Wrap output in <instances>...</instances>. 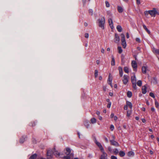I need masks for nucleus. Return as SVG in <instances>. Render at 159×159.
Wrapping results in <instances>:
<instances>
[{"mask_svg":"<svg viewBox=\"0 0 159 159\" xmlns=\"http://www.w3.org/2000/svg\"><path fill=\"white\" fill-rule=\"evenodd\" d=\"M105 22V20L104 17L102 16L99 18L97 21L98 26L102 30L104 29V25Z\"/></svg>","mask_w":159,"mask_h":159,"instance_id":"f257e3e1","label":"nucleus"},{"mask_svg":"<svg viewBox=\"0 0 159 159\" xmlns=\"http://www.w3.org/2000/svg\"><path fill=\"white\" fill-rule=\"evenodd\" d=\"M71 150L70 148H66L65 150H64V152L67 156L64 157H68L70 158V159H72L74 157V154L71 153Z\"/></svg>","mask_w":159,"mask_h":159,"instance_id":"f03ea898","label":"nucleus"},{"mask_svg":"<svg viewBox=\"0 0 159 159\" xmlns=\"http://www.w3.org/2000/svg\"><path fill=\"white\" fill-rule=\"evenodd\" d=\"M131 81L133 87L134 89H136V79L135 74H134V75L131 77Z\"/></svg>","mask_w":159,"mask_h":159,"instance_id":"7ed1b4c3","label":"nucleus"},{"mask_svg":"<svg viewBox=\"0 0 159 159\" xmlns=\"http://www.w3.org/2000/svg\"><path fill=\"white\" fill-rule=\"evenodd\" d=\"M129 76L127 75H124L123 77L122 81L125 84H126L128 82Z\"/></svg>","mask_w":159,"mask_h":159,"instance_id":"20e7f679","label":"nucleus"},{"mask_svg":"<svg viewBox=\"0 0 159 159\" xmlns=\"http://www.w3.org/2000/svg\"><path fill=\"white\" fill-rule=\"evenodd\" d=\"M131 65L132 67L134 69V70L136 71L137 68V65L136 61H132L131 62Z\"/></svg>","mask_w":159,"mask_h":159,"instance_id":"39448f33","label":"nucleus"},{"mask_svg":"<svg viewBox=\"0 0 159 159\" xmlns=\"http://www.w3.org/2000/svg\"><path fill=\"white\" fill-rule=\"evenodd\" d=\"M53 152L52 150H49L47 152V157L48 159H50L53 157Z\"/></svg>","mask_w":159,"mask_h":159,"instance_id":"423d86ee","label":"nucleus"},{"mask_svg":"<svg viewBox=\"0 0 159 159\" xmlns=\"http://www.w3.org/2000/svg\"><path fill=\"white\" fill-rule=\"evenodd\" d=\"M112 76L111 74H109L108 78L107 80V83H108L111 86L112 88L113 87V86L112 84Z\"/></svg>","mask_w":159,"mask_h":159,"instance_id":"0eeeda50","label":"nucleus"},{"mask_svg":"<svg viewBox=\"0 0 159 159\" xmlns=\"http://www.w3.org/2000/svg\"><path fill=\"white\" fill-rule=\"evenodd\" d=\"M95 143L97 145V146L99 147L101 151H103V150H104V149L101 143L100 142L97 141L96 139H95Z\"/></svg>","mask_w":159,"mask_h":159,"instance_id":"6e6552de","label":"nucleus"},{"mask_svg":"<svg viewBox=\"0 0 159 159\" xmlns=\"http://www.w3.org/2000/svg\"><path fill=\"white\" fill-rule=\"evenodd\" d=\"M149 13L151 16H155L156 14H159V13L157 12V11H149Z\"/></svg>","mask_w":159,"mask_h":159,"instance_id":"1a4fd4ad","label":"nucleus"},{"mask_svg":"<svg viewBox=\"0 0 159 159\" xmlns=\"http://www.w3.org/2000/svg\"><path fill=\"white\" fill-rule=\"evenodd\" d=\"M120 38L118 34H115L114 42L116 43H118L120 41Z\"/></svg>","mask_w":159,"mask_h":159,"instance_id":"9d476101","label":"nucleus"},{"mask_svg":"<svg viewBox=\"0 0 159 159\" xmlns=\"http://www.w3.org/2000/svg\"><path fill=\"white\" fill-rule=\"evenodd\" d=\"M101 151L102 153V154L101 156L100 159H105L107 157V154L105 152L104 150H103V151Z\"/></svg>","mask_w":159,"mask_h":159,"instance_id":"9b49d317","label":"nucleus"},{"mask_svg":"<svg viewBox=\"0 0 159 159\" xmlns=\"http://www.w3.org/2000/svg\"><path fill=\"white\" fill-rule=\"evenodd\" d=\"M54 153L55 156L57 157L61 158L62 157V154H61L57 151H55L54 152Z\"/></svg>","mask_w":159,"mask_h":159,"instance_id":"f8f14e48","label":"nucleus"},{"mask_svg":"<svg viewBox=\"0 0 159 159\" xmlns=\"http://www.w3.org/2000/svg\"><path fill=\"white\" fill-rule=\"evenodd\" d=\"M152 51L153 53L156 55L157 56V55H159V49H156L155 48H152Z\"/></svg>","mask_w":159,"mask_h":159,"instance_id":"ddd939ff","label":"nucleus"},{"mask_svg":"<svg viewBox=\"0 0 159 159\" xmlns=\"http://www.w3.org/2000/svg\"><path fill=\"white\" fill-rule=\"evenodd\" d=\"M148 71V67L147 66H143L142 67V71L143 74L146 73L147 71Z\"/></svg>","mask_w":159,"mask_h":159,"instance_id":"4468645a","label":"nucleus"},{"mask_svg":"<svg viewBox=\"0 0 159 159\" xmlns=\"http://www.w3.org/2000/svg\"><path fill=\"white\" fill-rule=\"evenodd\" d=\"M108 21L110 27H111V29H113L114 28V26L113 23V21L112 19L111 18H110L108 19Z\"/></svg>","mask_w":159,"mask_h":159,"instance_id":"2eb2a0df","label":"nucleus"},{"mask_svg":"<svg viewBox=\"0 0 159 159\" xmlns=\"http://www.w3.org/2000/svg\"><path fill=\"white\" fill-rule=\"evenodd\" d=\"M118 70H119V73L120 76L122 77L123 75V71L122 68L121 66H119L118 67Z\"/></svg>","mask_w":159,"mask_h":159,"instance_id":"dca6fc26","label":"nucleus"},{"mask_svg":"<svg viewBox=\"0 0 159 159\" xmlns=\"http://www.w3.org/2000/svg\"><path fill=\"white\" fill-rule=\"evenodd\" d=\"M147 92V87L145 85L143 86L142 88V93L143 94H145Z\"/></svg>","mask_w":159,"mask_h":159,"instance_id":"f3484780","label":"nucleus"},{"mask_svg":"<svg viewBox=\"0 0 159 159\" xmlns=\"http://www.w3.org/2000/svg\"><path fill=\"white\" fill-rule=\"evenodd\" d=\"M111 143L114 145L118 146H119V144L118 143L115 141L114 140H111L110 141Z\"/></svg>","mask_w":159,"mask_h":159,"instance_id":"a211bd4d","label":"nucleus"},{"mask_svg":"<svg viewBox=\"0 0 159 159\" xmlns=\"http://www.w3.org/2000/svg\"><path fill=\"white\" fill-rule=\"evenodd\" d=\"M90 122L92 124H94L96 123L97 120L94 117L90 119Z\"/></svg>","mask_w":159,"mask_h":159,"instance_id":"6ab92c4d","label":"nucleus"},{"mask_svg":"<svg viewBox=\"0 0 159 159\" xmlns=\"http://www.w3.org/2000/svg\"><path fill=\"white\" fill-rule=\"evenodd\" d=\"M112 60L111 62V65L112 66H114L115 65V60L114 56H111Z\"/></svg>","mask_w":159,"mask_h":159,"instance_id":"aec40b11","label":"nucleus"},{"mask_svg":"<svg viewBox=\"0 0 159 159\" xmlns=\"http://www.w3.org/2000/svg\"><path fill=\"white\" fill-rule=\"evenodd\" d=\"M126 105L128 107H129L131 109L132 108V105L131 102L127 101L126 102Z\"/></svg>","mask_w":159,"mask_h":159,"instance_id":"412c9836","label":"nucleus"},{"mask_svg":"<svg viewBox=\"0 0 159 159\" xmlns=\"http://www.w3.org/2000/svg\"><path fill=\"white\" fill-rule=\"evenodd\" d=\"M121 42H125V36L124 34H121Z\"/></svg>","mask_w":159,"mask_h":159,"instance_id":"4be33fe9","label":"nucleus"},{"mask_svg":"<svg viewBox=\"0 0 159 159\" xmlns=\"http://www.w3.org/2000/svg\"><path fill=\"white\" fill-rule=\"evenodd\" d=\"M116 29L119 32H121L122 30V28L120 25H118L116 27Z\"/></svg>","mask_w":159,"mask_h":159,"instance_id":"5701e85b","label":"nucleus"},{"mask_svg":"<svg viewBox=\"0 0 159 159\" xmlns=\"http://www.w3.org/2000/svg\"><path fill=\"white\" fill-rule=\"evenodd\" d=\"M37 157V155L36 154H34L32 156L30 157L29 159H35Z\"/></svg>","mask_w":159,"mask_h":159,"instance_id":"b1692460","label":"nucleus"},{"mask_svg":"<svg viewBox=\"0 0 159 159\" xmlns=\"http://www.w3.org/2000/svg\"><path fill=\"white\" fill-rule=\"evenodd\" d=\"M119 155L121 157H123L125 155V152L123 151H120L119 152Z\"/></svg>","mask_w":159,"mask_h":159,"instance_id":"393cba45","label":"nucleus"},{"mask_svg":"<svg viewBox=\"0 0 159 159\" xmlns=\"http://www.w3.org/2000/svg\"><path fill=\"white\" fill-rule=\"evenodd\" d=\"M137 84L138 86L140 87L142 85V81L141 80H139L137 82Z\"/></svg>","mask_w":159,"mask_h":159,"instance_id":"a878e982","label":"nucleus"},{"mask_svg":"<svg viewBox=\"0 0 159 159\" xmlns=\"http://www.w3.org/2000/svg\"><path fill=\"white\" fill-rule=\"evenodd\" d=\"M143 27L144 29L147 31V32L149 34H150V31L147 29L146 26L145 25H143Z\"/></svg>","mask_w":159,"mask_h":159,"instance_id":"bb28decb","label":"nucleus"},{"mask_svg":"<svg viewBox=\"0 0 159 159\" xmlns=\"http://www.w3.org/2000/svg\"><path fill=\"white\" fill-rule=\"evenodd\" d=\"M84 125L85 127H86L87 128H88L89 126V122L88 121H85L84 122Z\"/></svg>","mask_w":159,"mask_h":159,"instance_id":"cd10ccee","label":"nucleus"},{"mask_svg":"<svg viewBox=\"0 0 159 159\" xmlns=\"http://www.w3.org/2000/svg\"><path fill=\"white\" fill-rule=\"evenodd\" d=\"M127 95L129 98H131L132 96V93L131 92L129 91L127 93Z\"/></svg>","mask_w":159,"mask_h":159,"instance_id":"c85d7f7f","label":"nucleus"},{"mask_svg":"<svg viewBox=\"0 0 159 159\" xmlns=\"http://www.w3.org/2000/svg\"><path fill=\"white\" fill-rule=\"evenodd\" d=\"M134 155V153L133 152L130 151L128 152V155L129 156H133Z\"/></svg>","mask_w":159,"mask_h":159,"instance_id":"c756f323","label":"nucleus"},{"mask_svg":"<svg viewBox=\"0 0 159 159\" xmlns=\"http://www.w3.org/2000/svg\"><path fill=\"white\" fill-rule=\"evenodd\" d=\"M124 70L125 72L128 73L129 72V69L127 67H125L124 68Z\"/></svg>","mask_w":159,"mask_h":159,"instance_id":"7c9ffc66","label":"nucleus"},{"mask_svg":"<svg viewBox=\"0 0 159 159\" xmlns=\"http://www.w3.org/2000/svg\"><path fill=\"white\" fill-rule=\"evenodd\" d=\"M118 52L119 53H121L122 52V50L121 47H118Z\"/></svg>","mask_w":159,"mask_h":159,"instance_id":"2f4dec72","label":"nucleus"},{"mask_svg":"<svg viewBox=\"0 0 159 159\" xmlns=\"http://www.w3.org/2000/svg\"><path fill=\"white\" fill-rule=\"evenodd\" d=\"M122 42V45L123 46V48H125L126 46V41L125 42Z\"/></svg>","mask_w":159,"mask_h":159,"instance_id":"473e14b6","label":"nucleus"},{"mask_svg":"<svg viewBox=\"0 0 159 159\" xmlns=\"http://www.w3.org/2000/svg\"><path fill=\"white\" fill-rule=\"evenodd\" d=\"M98 70H95L94 75H95V76L96 78L98 76Z\"/></svg>","mask_w":159,"mask_h":159,"instance_id":"72a5a7b5","label":"nucleus"},{"mask_svg":"<svg viewBox=\"0 0 159 159\" xmlns=\"http://www.w3.org/2000/svg\"><path fill=\"white\" fill-rule=\"evenodd\" d=\"M149 95L152 97L153 98H155V96L154 94L152 92H151L149 93Z\"/></svg>","mask_w":159,"mask_h":159,"instance_id":"f704fd0d","label":"nucleus"},{"mask_svg":"<svg viewBox=\"0 0 159 159\" xmlns=\"http://www.w3.org/2000/svg\"><path fill=\"white\" fill-rule=\"evenodd\" d=\"M131 113V111H127V116H129Z\"/></svg>","mask_w":159,"mask_h":159,"instance_id":"c9c22d12","label":"nucleus"},{"mask_svg":"<svg viewBox=\"0 0 159 159\" xmlns=\"http://www.w3.org/2000/svg\"><path fill=\"white\" fill-rule=\"evenodd\" d=\"M110 129L111 131H113L114 129V126L113 125H111L110 126Z\"/></svg>","mask_w":159,"mask_h":159,"instance_id":"e433bc0d","label":"nucleus"},{"mask_svg":"<svg viewBox=\"0 0 159 159\" xmlns=\"http://www.w3.org/2000/svg\"><path fill=\"white\" fill-rule=\"evenodd\" d=\"M105 4L106 6L107 7H110V4L108 2L106 1L105 2Z\"/></svg>","mask_w":159,"mask_h":159,"instance_id":"4c0bfd02","label":"nucleus"},{"mask_svg":"<svg viewBox=\"0 0 159 159\" xmlns=\"http://www.w3.org/2000/svg\"><path fill=\"white\" fill-rule=\"evenodd\" d=\"M155 105L156 107H158L159 106V104L158 102L156 101H155Z\"/></svg>","mask_w":159,"mask_h":159,"instance_id":"58836bf2","label":"nucleus"},{"mask_svg":"<svg viewBox=\"0 0 159 159\" xmlns=\"http://www.w3.org/2000/svg\"><path fill=\"white\" fill-rule=\"evenodd\" d=\"M149 11H145L144 13L145 15L146 16H147L149 14Z\"/></svg>","mask_w":159,"mask_h":159,"instance_id":"ea45409f","label":"nucleus"},{"mask_svg":"<svg viewBox=\"0 0 159 159\" xmlns=\"http://www.w3.org/2000/svg\"><path fill=\"white\" fill-rule=\"evenodd\" d=\"M111 159H117V158L116 157L114 156H111Z\"/></svg>","mask_w":159,"mask_h":159,"instance_id":"a19ab883","label":"nucleus"},{"mask_svg":"<svg viewBox=\"0 0 159 159\" xmlns=\"http://www.w3.org/2000/svg\"><path fill=\"white\" fill-rule=\"evenodd\" d=\"M111 102H109L107 105V107L108 108H110L111 107Z\"/></svg>","mask_w":159,"mask_h":159,"instance_id":"79ce46f5","label":"nucleus"},{"mask_svg":"<svg viewBox=\"0 0 159 159\" xmlns=\"http://www.w3.org/2000/svg\"><path fill=\"white\" fill-rule=\"evenodd\" d=\"M114 153L115 154H117L118 152L119 151L117 149H116L114 151Z\"/></svg>","mask_w":159,"mask_h":159,"instance_id":"37998d69","label":"nucleus"},{"mask_svg":"<svg viewBox=\"0 0 159 159\" xmlns=\"http://www.w3.org/2000/svg\"><path fill=\"white\" fill-rule=\"evenodd\" d=\"M117 10H123L122 7L121 6H118L117 7Z\"/></svg>","mask_w":159,"mask_h":159,"instance_id":"c03bdc74","label":"nucleus"},{"mask_svg":"<svg viewBox=\"0 0 159 159\" xmlns=\"http://www.w3.org/2000/svg\"><path fill=\"white\" fill-rule=\"evenodd\" d=\"M85 37L86 38H88L89 37V34L88 33H85Z\"/></svg>","mask_w":159,"mask_h":159,"instance_id":"a18cd8bd","label":"nucleus"},{"mask_svg":"<svg viewBox=\"0 0 159 159\" xmlns=\"http://www.w3.org/2000/svg\"><path fill=\"white\" fill-rule=\"evenodd\" d=\"M86 0H82V1L84 5L86 4Z\"/></svg>","mask_w":159,"mask_h":159,"instance_id":"49530a36","label":"nucleus"},{"mask_svg":"<svg viewBox=\"0 0 159 159\" xmlns=\"http://www.w3.org/2000/svg\"><path fill=\"white\" fill-rule=\"evenodd\" d=\"M136 41H137L138 42H140V39L139 38H137L136 39Z\"/></svg>","mask_w":159,"mask_h":159,"instance_id":"de8ad7c7","label":"nucleus"},{"mask_svg":"<svg viewBox=\"0 0 159 159\" xmlns=\"http://www.w3.org/2000/svg\"><path fill=\"white\" fill-rule=\"evenodd\" d=\"M98 119L100 120H102V116H98Z\"/></svg>","mask_w":159,"mask_h":159,"instance_id":"09e8293b","label":"nucleus"},{"mask_svg":"<svg viewBox=\"0 0 159 159\" xmlns=\"http://www.w3.org/2000/svg\"><path fill=\"white\" fill-rule=\"evenodd\" d=\"M25 138H24L23 139V141H22V139H20V143H23L25 141Z\"/></svg>","mask_w":159,"mask_h":159,"instance_id":"8fccbe9b","label":"nucleus"},{"mask_svg":"<svg viewBox=\"0 0 159 159\" xmlns=\"http://www.w3.org/2000/svg\"><path fill=\"white\" fill-rule=\"evenodd\" d=\"M96 114L98 116H100V111H96Z\"/></svg>","mask_w":159,"mask_h":159,"instance_id":"3c124183","label":"nucleus"},{"mask_svg":"<svg viewBox=\"0 0 159 159\" xmlns=\"http://www.w3.org/2000/svg\"><path fill=\"white\" fill-rule=\"evenodd\" d=\"M124 109L125 110H127V109H128V106H127L126 105L124 107Z\"/></svg>","mask_w":159,"mask_h":159,"instance_id":"603ef678","label":"nucleus"},{"mask_svg":"<svg viewBox=\"0 0 159 159\" xmlns=\"http://www.w3.org/2000/svg\"><path fill=\"white\" fill-rule=\"evenodd\" d=\"M110 116L111 118H112L114 117V113H111Z\"/></svg>","mask_w":159,"mask_h":159,"instance_id":"864d4df0","label":"nucleus"},{"mask_svg":"<svg viewBox=\"0 0 159 159\" xmlns=\"http://www.w3.org/2000/svg\"><path fill=\"white\" fill-rule=\"evenodd\" d=\"M114 118L115 121H116L118 119L117 117L116 116H115L114 117Z\"/></svg>","mask_w":159,"mask_h":159,"instance_id":"5fc2aeb1","label":"nucleus"},{"mask_svg":"<svg viewBox=\"0 0 159 159\" xmlns=\"http://www.w3.org/2000/svg\"><path fill=\"white\" fill-rule=\"evenodd\" d=\"M136 2L138 4H140V1L139 0H136Z\"/></svg>","mask_w":159,"mask_h":159,"instance_id":"6e6d98bb","label":"nucleus"},{"mask_svg":"<svg viewBox=\"0 0 159 159\" xmlns=\"http://www.w3.org/2000/svg\"><path fill=\"white\" fill-rule=\"evenodd\" d=\"M89 13L90 15H92L93 14V11H90Z\"/></svg>","mask_w":159,"mask_h":159,"instance_id":"4d7b16f0","label":"nucleus"},{"mask_svg":"<svg viewBox=\"0 0 159 159\" xmlns=\"http://www.w3.org/2000/svg\"><path fill=\"white\" fill-rule=\"evenodd\" d=\"M101 52L102 53H103L105 52L104 49L103 48H102L101 49Z\"/></svg>","mask_w":159,"mask_h":159,"instance_id":"13d9d810","label":"nucleus"},{"mask_svg":"<svg viewBox=\"0 0 159 159\" xmlns=\"http://www.w3.org/2000/svg\"><path fill=\"white\" fill-rule=\"evenodd\" d=\"M109 95L110 96H113V93L112 92H110L109 93Z\"/></svg>","mask_w":159,"mask_h":159,"instance_id":"bf43d9fd","label":"nucleus"},{"mask_svg":"<svg viewBox=\"0 0 159 159\" xmlns=\"http://www.w3.org/2000/svg\"><path fill=\"white\" fill-rule=\"evenodd\" d=\"M126 37L127 39H128L129 38V35L128 33H126Z\"/></svg>","mask_w":159,"mask_h":159,"instance_id":"052dcab7","label":"nucleus"},{"mask_svg":"<svg viewBox=\"0 0 159 159\" xmlns=\"http://www.w3.org/2000/svg\"><path fill=\"white\" fill-rule=\"evenodd\" d=\"M103 90L104 91H106V90H107V88H106V86H104L103 87Z\"/></svg>","mask_w":159,"mask_h":159,"instance_id":"680f3d73","label":"nucleus"},{"mask_svg":"<svg viewBox=\"0 0 159 159\" xmlns=\"http://www.w3.org/2000/svg\"><path fill=\"white\" fill-rule=\"evenodd\" d=\"M151 111H153V112H154L155 111V109L154 108V107H152L151 108Z\"/></svg>","mask_w":159,"mask_h":159,"instance_id":"e2e57ef3","label":"nucleus"},{"mask_svg":"<svg viewBox=\"0 0 159 159\" xmlns=\"http://www.w3.org/2000/svg\"><path fill=\"white\" fill-rule=\"evenodd\" d=\"M70 158L67 157H64V159H70Z\"/></svg>","mask_w":159,"mask_h":159,"instance_id":"0e129e2a","label":"nucleus"},{"mask_svg":"<svg viewBox=\"0 0 159 159\" xmlns=\"http://www.w3.org/2000/svg\"><path fill=\"white\" fill-rule=\"evenodd\" d=\"M142 121L143 123H145L146 121V120L144 119H142Z\"/></svg>","mask_w":159,"mask_h":159,"instance_id":"69168bd1","label":"nucleus"},{"mask_svg":"<svg viewBox=\"0 0 159 159\" xmlns=\"http://www.w3.org/2000/svg\"><path fill=\"white\" fill-rule=\"evenodd\" d=\"M99 62H100V61H99L98 60H97V61H96V63L97 64H99Z\"/></svg>","mask_w":159,"mask_h":159,"instance_id":"338daca9","label":"nucleus"},{"mask_svg":"<svg viewBox=\"0 0 159 159\" xmlns=\"http://www.w3.org/2000/svg\"><path fill=\"white\" fill-rule=\"evenodd\" d=\"M84 25L85 26H87L88 25V24L86 22H85L84 23Z\"/></svg>","mask_w":159,"mask_h":159,"instance_id":"774afa93","label":"nucleus"}]
</instances>
